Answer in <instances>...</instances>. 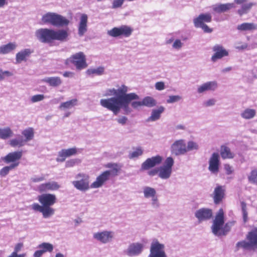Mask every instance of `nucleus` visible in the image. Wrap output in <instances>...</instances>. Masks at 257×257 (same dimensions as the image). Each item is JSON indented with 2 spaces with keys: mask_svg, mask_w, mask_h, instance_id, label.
<instances>
[{
  "mask_svg": "<svg viewBox=\"0 0 257 257\" xmlns=\"http://www.w3.org/2000/svg\"><path fill=\"white\" fill-rule=\"evenodd\" d=\"M128 87L124 84L117 86V88H110L106 90L104 96L115 95L108 98L101 99L100 100V105L104 108L111 111L114 115H117L122 109L125 114L132 112L129 107L131 103L133 108L136 109L139 106H143L142 101H134L139 99V96L135 93H127Z\"/></svg>",
  "mask_w": 257,
  "mask_h": 257,
  "instance_id": "1",
  "label": "nucleus"
},
{
  "mask_svg": "<svg viewBox=\"0 0 257 257\" xmlns=\"http://www.w3.org/2000/svg\"><path fill=\"white\" fill-rule=\"evenodd\" d=\"M39 202L42 204L35 203L31 205V208L42 213L44 218H48L54 213V209L51 207L56 202V197L54 194L45 193L38 196Z\"/></svg>",
  "mask_w": 257,
  "mask_h": 257,
  "instance_id": "2",
  "label": "nucleus"
},
{
  "mask_svg": "<svg viewBox=\"0 0 257 257\" xmlns=\"http://www.w3.org/2000/svg\"><path fill=\"white\" fill-rule=\"evenodd\" d=\"M36 36L42 43H51L55 40H63L64 39V30L55 31L41 28L36 31Z\"/></svg>",
  "mask_w": 257,
  "mask_h": 257,
  "instance_id": "3",
  "label": "nucleus"
},
{
  "mask_svg": "<svg viewBox=\"0 0 257 257\" xmlns=\"http://www.w3.org/2000/svg\"><path fill=\"white\" fill-rule=\"evenodd\" d=\"M224 224V211L220 209L213 220L211 226L212 232L217 236L226 235L230 231L231 227L226 223Z\"/></svg>",
  "mask_w": 257,
  "mask_h": 257,
  "instance_id": "4",
  "label": "nucleus"
},
{
  "mask_svg": "<svg viewBox=\"0 0 257 257\" xmlns=\"http://www.w3.org/2000/svg\"><path fill=\"white\" fill-rule=\"evenodd\" d=\"M106 168H111V170H106L98 175L91 185L92 188H100L108 181L110 177L117 175L120 169V167L116 163H108L106 165Z\"/></svg>",
  "mask_w": 257,
  "mask_h": 257,
  "instance_id": "5",
  "label": "nucleus"
},
{
  "mask_svg": "<svg viewBox=\"0 0 257 257\" xmlns=\"http://www.w3.org/2000/svg\"><path fill=\"white\" fill-rule=\"evenodd\" d=\"M247 240H241L236 244V248L238 250L241 248L243 250H251L257 248V227L254 228L246 235Z\"/></svg>",
  "mask_w": 257,
  "mask_h": 257,
  "instance_id": "6",
  "label": "nucleus"
},
{
  "mask_svg": "<svg viewBox=\"0 0 257 257\" xmlns=\"http://www.w3.org/2000/svg\"><path fill=\"white\" fill-rule=\"evenodd\" d=\"M76 180L72 182V184L77 190L85 192L89 188L97 189V188H92V183L89 185L90 176L86 174L79 173L76 176Z\"/></svg>",
  "mask_w": 257,
  "mask_h": 257,
  "instance_id": "7",
  "label": "nucleus"
},
{
  "mask_svg": "<svg viewBox=\"0 0 257 257\" xmlns=\"http://www.w3.org/2000/svg\"><path fill=\"white\" fill-rule=\"evenodd\" d=\"M42 22L45 24H50L59 27L64 24V18L61 15L54 13H47L42 18Z\"/></svg>",
  "mask_w": 257,
  "mask_h": 257,
  "instance_id": "8",
  "label": "nucleus"
},
{
  "mask_svg": "<svg viewBox=\"0 0 257 257\" xmlns=\"http://www.w3.org/2000/svg\"><path fill=\"white\" fill-rule=\"evenodd\" d=\"M133 29L127 25H121L119 27H114L107 31V34L110 37L128 38L131 36Z\"/></svg>",
  "mask_w": 257,
  "mask_h": 257,
  "instance_id": "9",
  "label": "nucleus"
},
{
  "mask_svg": "<svg viewBox=\"0 0 257 257\" xmlns=\"http://www.w3.org/2000/svg\"><path fill=\"white\" fill-rule=\"evenodd\" d=\"M174 164V161L172 157L167 158L164 165L159 167V177L164 180L169 179L171 175Z\"/></svg>",
  "mask_w": 257,
  "mask_h": 257,
  "instance_id": "10",
  "label": "nucleus"
},
{
  "mask_svg": "<svg viewBox=\"0 0 257 257\" xmlns=\"http://www.w3.org/2000/svg\"><path fill=\"white\" fill-rule=\"evenodd\" d=\"M148 257H168L165 251V245L154 239L151 244Z\"/></svg>",
  "mask_w": 257,
  "mask_h": 257,
  "instance_id": "11",
  "label": "nucleus"
},
{
  "mask_svg": "<svg viewBox=\"0 0 257 257\" xmlns=\"http://www.w3.org/2000/svg\"><path fill=\"white\" fill-rule=\"evenodd\" d=\"M143 193L145 198L151 199L152 208L156 209L159 207L160 203L155 188L150 186H144L143 188Z\"/></svg>",
  "mask_w": 257,
  "mask_h": 257,
  "instance_id": "12",
  "label": "nucleus"
},
{
  "mask_svg": "<svg viewBox=\"0 0 257 257\" xmlns=\"http://www.w3.org/2000/svg\"><path fill=\"white\" fill-rule=\"evenodd\" d=\"M145 247L144 243L135 242L130 243L125 250V254L130 257L137 256L142 254Z\"/></svg>",
  "mask_w": 257,
  "mask_h": 257,
  "instance_id": "13",
  "label": "nucleus"
},
{
  "mask_svg": "<svg viewBox=\"0 0 257 257\" xmlns=\"http://www.w3.org/2000/svg\"><path fill=\"white\" fill-rule=\"evenodd\" d=\"M170 151L173 155L179 156L186 154V142L183 139L175 141L170 147Z\"/></svg>",
  "mask_w": 257,
  "mask_h": 257,
  "instance_id": "14",
  "label": "nucleus"
},
{
  "mask_svg": "<svg viewBox=\"0 0 257 257\" xmlns=\"http://www.w3.org/2000/svg\"><path fill=\"white\" fill-rule=\"evenodd\" d=\"M71 61L78 70L84 69L88 66L86 63L85 55L81 52L73 55L71 57Z\"/></svg>",
  "mask_w": 257,
  "mask_h": 257,
  "instance_id": "15",
  "label": "nucleus"
},
{
  "mask_svg": "<svg viewBox=\"0 0 257 257\" xmlns=\"http://www.w3.org/2000/svg\"><path fill=\"white\" fill-rule=\"evenodd\" d=\"M114 233L107 230L98 231L93 234V238L94 239L103 244L111 242Z\"/></svg>",
  "mask_w": 257,
  "mask_h": 257,
  "instance_id": "16",
  "label": "nucleus"
},
{
  "mask_svg": "<svg viewBox=\"0 0 257 257\" xmlns=\"http://www.w3.org/2000/svg\"><path fill=\"white\" fill-rule=\"evenodd\" d=\"M208 170L213 174L216 175L219 172L220 166V157L217 153H213L208 161Z\"/></svg>",
  "mask_w": 257,
  "mask_h": 257,
  "instance_id": "17",
  "label": "nucleus"
},
{
  "mask_svg": "<svg viewBox=\"0 0 257 257\" xmlns=\"http://www.w3.org/2000/svg\"><path fill=\"white\" fill-rule=\"evenodd\" d=\"M212 210L208 208H200L194 213L195 217L197 219L199 223L210 219L212 217Z\"/></svg>",
  "mask_w": 257,
  "mask_h": 257,
  "instance_id": "18",
  "label": "nucleus"
},
{
  "mask_svg": "<svg viewBox=\"0 0 257 257\" xmlns=\"http://www.w3.org/2000/svg\"><path fill=\"white\" fill-rule=\"evenodd\" d=\"M163 161V158L160 155L148 158L141 165V170H147L157 165L160 164Z\"/></svg>",
  "mask_w": 257,
  "mask_h": 257,
  "instance_id": "19",
  "label": "nucleus"
},
{
  "mask_svg": "<svg viewBox=\"0 0 257 257\" xmlns=\"http://www.w3.org/2000/svg\"><path fill=\"white\" fill-rule=\"evenodd\" d=\"M212 50L214 53L212 56L211 60L213 62L228 55V51L221 45H214L212 48Z\"/></svg>",
  "mask_w": 257,
  "mask_h": 257,
  "instance_id": "20",
  "label": "nucleus"
},
{
  "mask_svg": "<svg viewBox=\"0 0 257 257\" xmlns=\"http://www.w3.org/2000/svg\"><path fill=\"white\" fill-rule=\"evenodd\" d=\"M22 151H16L10 153L3 158V160L7 164H17V167L20 164V160L22 157Z\"/></svg>",
  "mask_w": 257,
  "mask_h": 257,
  "instance_id": "21",
  "label": "nucleus"
},
{
  "mask_svg": "<svg viewBox=\"0 0 257 257\" xmlns=\"http://www.w3.org/2000/svg\"><path fill=\"white\" fill-rule=\"evenodd\" d=\"M218 87V83L216 81H207L199 85L197 92L199 94H202L207 91H214Z\"/></svg>",
  "mask_w": 257,
  "mask_h": 257,
  "instance_id": "22",
  "label": "nucleus"
},
{
  "mask_svg": "<svg viewBox=\"0 0 257 257\" xmlns=\"http://www.w3.org/2000/svg\"><path fill=\"white\" fill-rule=\"evenodd\" d=\"M88 23V16L85 14H81L78 25V34L79 37H82L87 32Z\"/></svg>",
  "mask_w": 257,
  "mask_h": 257,
  "instance_id": "23",
  "label": "nucleus"
},
{
  "mask_svg": "<svg viewBox=\"0 0 257 257\" xmlns=\"http://www.w3.org/2000/svg\"><path fill=\"white\" fill-rule=\"evenodd\" d=\"M38 248L39 249L34 252V257H41L44 253L47 252H52L54 246L50 243L43 242L39 244Z\"/></svg>",
  "mask_w": 257,
  "mask_h": 257,
  "instance_id": "24",
  "label": "nucleus"
},
{
  "mask_svg": "<svg viewBox=\"0 0 257 257\" xmlns=\"http://www.w3.org/2000/svg\"><path fill=\"white\" fill-rule=\"evenodd\" d=\"M60 185L55 181L48 182L43 183L38 187V190L40 193L49 191H55L59 189Z\"/></svg>",
  "mask_w": 257,
  "mask_h": 257,
  "instance_id": "25",
  "label": "nucleus"
},
{
  "mask_svg": "<svg viewBox=\"0 0 257 257\" xmlns=\"http://www.w3.org/2000/svg\"><path fill=\"white\" fill-rule=\"evenodd\" d=\"M235 7L233 3L216 4L212 6L213 11L217 13H222L228 11Z\"/></svg>",
  "mask_w": 257,
  "mask_h": 257,
  "instance_id": "26",
  "label": "nucleus"
},
{
  "mask_svg": "<svg viewBox=\"0 0 257 257\" xmlns=\"http://www.w3.org/2000/svg\"><path fill=\"white\" fill-rule=\"evenodd\" d=\"M211 20L212 16L209 13L201 14L193 19V23L195 27H198L204 24V23H210Z\"/></svg>",
  "mask_w": 257,
  "mask_h": 257,
  "instance_id": "27",
  "label": "nucleus"
},
{
  "mask_svg": "<svg viewBox=\"0 0 257 257\" xmlns=\"http://www.w3.org/2000/svg\"><path fill=\"white\" fill-rule=\"evenodd\" d=\"M165 108L163 106H160L157 109H152L151 115L146 119V122H153L159 120Z\"/></svg>",
  "mask_w": 257,
  "mask_h": 257,
  "instance_id": "28",
  "label": "nucleus"
},
{
  "mask_svg": "<svg viewBox=\"0 0 257 257\" xmlns=\"http://www.w3.org/2000/svg\"><path fill=\"white\" fill-rule=\"evenodd\" d=\"M224 192L223 186L218 185L215 187L213 192L214 202L215 204H218L221 202L224 197Z\"/></svg>",
  "mask_w": 257,
  "mask_h": 257,
  "instance_id": "29",
  "label": "nucleus"
},
{
  "mask_svg": "<svg viewBox=\"0 0 257 257\" xmlns=\"http://www.w3.org/2000/svg\"><path fill=\"white\" fill-rule=\"evenodd\" d=\"M32 53L33 51L30 49H25L18 52L16 56V62L21 63L22 61H26Z\"/></svg>",
  "mask_w": 257,
  "mask_h": 257,
  "instance_id": "30",
  "label": "nucleus"
},
{
  "mask_svg": "<svg viewBox=\"0 0 257 257\" xmlns=\"http://www.w3.org/2000/svg\"><path fill=\"white\" fill-rule=\"evenodd\" d=\"M220 153L223 159H231L235 156V154L231 151L230 149L226 146H221Z\"/></svg>",
  "mask_w": 257,
  "mask_h": 257,
  "instance_id": "31",
  "label": "nucleus"
},
{
  "mask_svg": "<svg viewBox=\"0 0 257 257\" xmlns=\"http://www.w3.org/2000/svg\"><path fill=\"white\" fill-rule=\"evenodd\" d=\"M256 113V110L254 109L247 108L242 111L240 116L245 119H250L255 116Z\"/></svg>",
  "mask_w": 257,
  "mask_h": 257,
  "instance_id": "32",
  "label": "nucleus"
},
{
  "mask_svg": "<svg viewBox=\"0 0 257 257\" xmlns=\"http://www.w3.org/2000/svg\"><path fill=\"white\" fill-rule=\"evenodd\" d=\"M144 152V150L142 147H137L133 148V151L129 153L128 157L130 159H137L143 155Z\"/></svg>",
  "mask_w": 257,
  "mask_h": 257,
  "instance_id": "33",
  "label": "nucleus"
},
{
  "mask_svg": "<svg viewBox=\"0 0 257 257\" xmlns=\"http://www.w3.org/2000/svg\"><path fill=\"white\" fill-rule=\"evenodd\" d=\"M237 29L243 31H252L257 29V25L254 23H244L238 25Z\"/></svg>",
  "mask_w": 257,
  "mask_h": 257,
  "instance_id": "34",
  "label": "nucleus"
},
{
  "mask_svg": "<svg viewBox=\"0 0 257 257\" xmlns=\"http://www.w3.org/2000/svg\"><path fill=\"white\" fill-rule=\"evenodd\" d=\"M17 47L15 43H9L0 47V54H6L15 50Z\"/></svg>",
  "mask_w": 257,
  "mask_h": 257,
  "instance_id": "35",
  "label": "nucleus"
},
{
  "mask_svg": "<svg viewBox=\"0 0 257 257\" xmlns=\"http://www.w3.org/2000/svg\"><path fill=\"white\" fill-rule=\"evenodd\" d=\"M254 5L255 4L253 3L243 4L241 8L237 10V14L240 16L247 14L250 11L252 6Z\"/></svg>",
  "mask_w": 257,
  "mask_h": 257,
  "instance_id": "36",
  "label": "nucleus"
},
{
  "mask_svg": "<svg viewBox=\"0 0 257 257\" xmlns=\"http://www.w3.org/2000/svg\"><path fill=\"white\" fill-rule=\"evenodd\" d=\"M104 68L103 66H99L97 68H91L88 69L86 73L87 75L91 76V75H101L104 74Z\"/></svg>",
  "mask_w": 257,
  "mask_h": 257,
  "instance_id": "37",
  "label": "nucleus"
},
{
  "mask_svg": "<svg viewBox=\"0 0 257 257\" xmlns=\"http://www.w3.org/2000/svg\"><path fill=\"white\" fill-rule=\"evenodd\" d=\"M23 243L22 242L18 243L16 244L14 250L8 257H26V254L24 253L22 254H18L23 247Z\"/></svg>",
  "mask_w": 257,
  "mask_h": 257,
  "instance_id": "38",
  "label": "nucleus"
},
{
  "mask_svg": "<svg viewBox=\"0 0 257 257\" xmlns=\"http://www.w3.org/2000/svg\"><path fill=\"white\" fill-rule=\"evenodd\" d=\"M22 134L25 137L24 139L25 141V143L32 140L34 136V131L32 127H28L22 132Z\"/></svg>",
  "mask_w": 257,
  "mask_h": 257,
  "instance_id": "39",
  "label": "nucleus"
},
{
  "mask_svg": "<svg viewBox=\"0 0 257 257\" xmlns=\"http://www.w3.org/2000/svg\"><path fill=\"white\" fill-rule=\"evenodd\" d=\"M142 103H143V106L153 107L157 105V101L151 96H146L142 100Z\"/></svg>",
  "mask_w": 257,
  "mask_h": 257,
  "instance_id": "40",
  "label": "nucleus"
},
{
  "mask_svg": "<svg viewBox=\"0 0 257 257\" xmlns=\"http://www.w3.org/2000/svg\"><path fill=\"white\" fill-rule=\"evenodd\" d=\"M13 135V132L9 127H6L3 128H0V138L6 140Z\"/></svg>",
  "mask_w": 257,
  "mask_h": 257,
  "instance_id": "41",
  "label": "nucleus"
},
{
  "mask_svg": "<svg viewBox=\"0 0 257 257\" xmlns=\"http://www.w3.org/2000/svg\"><path fill=\"white\" fill-rule=\"evenodd\" d=\"M78 104V100L77 99H73L67 101L65 102V117L68 116L71 112H66V109H71L74 107L75 106H76Z\"/></svg>",
  "mask_w": 257,
  "mask_h": 257,
  "instance_id": "42",
  "label": "nucleus"
},
{
  "mask_svg": "<svg viewBox=\"0 0 257 257\" xmlns=\"http://www.w3.org/2000/svg\"><path fill=\"white\" fill-rule=\"evenodd\" d=\"M43 81L52 86H57L61 83L60 79L57 77L46 78L43 79Z\"/></svg>",
  "mask_w": 257,
  "mask_h": 257,
  "instance_id": "43",
  "label": "nucleus"
},
{
  "mask_svg": "<svg viewBox=\"0 0 257 257\" xmlns=\"http://www.w3.org/2000/svg\"><path fill=\"white\" fill-rule=\"evenodd\" d=\"M25 144V141L23 138L14 139L10 141V145L13 147H22Z\"/></svg>",
  "mask_w": 257,
  "mask_h": 257,
  "instance_id": "44",
  "label": "nucleus"
},
{
  "mask_svg": "<svg viewBox=\"0 0 257 257\" xmlns=\"http://www.w3.org/2000/svg\"><path fill=\"white\" fill-rule=\"evenodd\" d=\"M199 149L198 144L192 141H190L186 144V153L188 152H190L194 150H198Z\"/></svg>",
  "mask_w": 257,
  "mask_h": 257,
  "instance_id": "45",
  "label": "nucleus"
},
{
  "mask_svg": "<svg viewBox=\"0 0 257 257\" xmlns=\"http://www.w3.org/2000/svg\"><path fill=\"white\" fill-rule=\"evenodd\" d=\"M241 210L242 214L243 220L246 222L248 220V212L247 209V205L244 201L240 202Z\"/></svg>",
  "mask_w": 257,
  "mask_h": 257,
  "instance_id": "46",
  "label": "nucleus"
},
{
  "mask_svg": "<svg viewBox=\"0 0 257 257\" xmlns=\"http://www.w3.org/2000/svg\"><path fill=\"white\" fill-rule=\"evenodd\" d=\"M17 167V164H11L9 166H6L3 167L0 170V175L1 176H6L9 173L10 171L16 168Z\"/></svg>",
  "mask_w": 257,
  "mask_h": 257,
  "instance_id": "47",
  "label": "nucleus"
},
{
  "mask_svg": "<svg viewBox=\"0 0 257 257\" xmlns=\"http://www.w3.org/2000/svg\"><path fill=\"white\" fill-rule=\"evenodd\" d=\"M248 180L250 183L257 185V170H253L250 172Z\"/></svg>",
  "mask_w": 257,
  "mask_h": 257,
  "instance_id": "48",
  "label": "nucleus"
},
{
  "mask_svg": "<svg viewBox=\"0 0 257 257\" xmlns=\"http://www.w3.org/2000/svg\"><path fill=\"white\" fill-rule=\"evenodd\" d=\"M103 0H97V2H101ZM125 0H113L112 2L111 8L116 9L121 8Z\"/></svg>",
  "mask_w": 257,
  "mask_h": 257,
  "instance_id": "49",
  "label": "nucleus"
},
{
  "mask_svg": "<svg viewBox=\"0 0 257 257\" xmlns=\"http://www.w3.org/2000/svg\"><path fill=\"white\" fill-rule=\"evenodd\" d=\"M182 97L180 95H170L167 99L168 103H173L178 102L182 99Z\"/></svg>",
  "mask_w": 257,
  "mask_h": 257,
  "instance_id": "50",
  "label": "nucleus"
},
{
  "mask_svg": "<svg viewBox=\"0 0 257 257\" xmlns=\"http://www.w3.org/2000/svg\"><path fill=\"white\" fill-rule=\"evenodd\" d=\"M78 150L79 149L75 147L65 149V158L75 155L77 153Z\"/></svg>",
  "mask_w": 257,
  "mask_h": 257,
  "instance_id": "51",
  "label": "nucleus"
},
{
  "mask_svg": "<svg viewBox=\"0 0 257 257\" xmlns=\"http://www.w3.org/2000/svg\"><path fill=\"white\" fill-rule=\"evenodd\" d=\"M183 46V43L180 39H176L172 44V48L176 50H180Z\"/></svg>",
  "mask_w": 257,
  "mask_h": 257,
  "instance_id": "52",
  "label": "nucleus"
},
{
  "mask_svg": "<svg viewBox=\"0 0 257 257\" xmlns=\"http://www.w3.org/2000/svg\"><path fill=\"white\" fill-rule=\"evenodd\" d=\"M79 163H80V161L78 159H70L66 161L65 163V167H71L74 166L75 164H78Z\"/></svg>",
  "mask_w": 257,
  "mask_h": 257,
  "instance_id": "53",
  "label": "nucleus"
},
{
  "mask_svg": "<svg viewBox=\"0 0 257 257\" xmlns=\"http://www.w3.org/2000/svg\"><path fill=\"white\" fill-rule=\"evenodd\" d=\"M44 98V96L43 94H37L31 97V101L33 102H36L41 101Z\"/></svg>",
  "mask_w": 257,
  "mask_h": 257,
  "instance_id": "54",
  "label": "nucleus"
},
{
  "mask_svg": "<svg viewBox=\"0 0 257 257\" xmlns=\"http://www.w3.org/2000/svg\"><path fill=\"white\" fill-rule=\"evenodd\" d=\"M216 100L214 98L209 99L203 102V105L205 107L213 106L215 104Z\"/></svg>",
  "mask_w": 257,
  "mask_h": 257,
  "instance_id": "55",
  "label": "nucleus"
},
{
  "mask_svg": "<svg viewBox=\"0 0 257 257\" xmlns=\"http://www.w3.org/2000/svg\"><path fill=\"white\" fill-rule=\"evenodd\" d=\"M13 75V73L9 71H3L0 69V79H3L5 76H10Z\"/></svg>",
  "mask_w": 257,
  "mask_h": 257,
  "instance_id": "56",
  "label": "nucleus"
},
{
  "mask_svg": "<svg viewBox=\"0 0 257 257\" xmlns=\"http://www.w3.org/2000/svg\"><path fill=\"white\" fill-rule=\"evenodd\" d=\"M224 168L227 175H230L233 172V169L229 164H225Z\"/></svg>",
  "mask_w": 257,
  "mask_h": 257,
  "instance_id": "57",
  "label": "nucleus"
},
{
  "mask_svg": "<svg viewBox=\"0 0 257 257\" xmlns=\"http://www.w3.org/2000/svg\"><path fill=\"white\" fill-rule=\"evenodd\" d=\"M165 88V83L162 81L157 82L155 84V88L158 90H164Z\"/></svg>",
  "mask_w": 257,
  "mask_h": 257,
  "instance_id": "58",
  "label": "nucleus"
},
{
  "mask_svg": "<svg viewBox=\"0 0 257 257\" xmlns=\"http://www.w3.org/2000/svg\"><path fill=\"white\" fill-rule=\"evenodd\" d=\"M196 28H201L205 33H211L212 30L209 28L206 24L201 25L200 26L195 27Z\"/></svg>",
  "mask_w": 257,
  "mask_h": 257,
  "instance_id": "59",
  "label": "nucleus"
},
{
  "mask_svg": "<svg viewBox=\"0 0 257 257\" xmlns=\"http://www.w3.org/2000/svg\"><path fill=\"white\" fill-rule=\"evenodd\" d=\"M148 174L151 176H154L157 174L159 176V167L149 171Z\"/></svg>",
  "mask_w": 257,
  "mask_h": 257,
  "instance_id": "60",
  "label": "nucleus"
},
{
  "mask_svg": "<svg viewBox=\"0 0 257 257\" xmlns=\"http://www.w3.org/2000/svg\"><path fill=\"white\" fill-rule=\"evenodd\" d=\"M127 117L124 116H121V117L118 118L116 119L117 121L122 125L125 124L127 121Z\"/></svg>",
  "mask_w": 257,
  "mask_h": 257,
  "instance_id": "61",
  "label": "nucleus"
},
{
  "mask_svg": "<svg viewBox=\"0 0 257 257\" xmlns=\"http://www.w3.org/2000/svg\"><path fill=\"white\" fill-rule=\"evenodd\" d=\"M45 178L44 177H35V178H32V181L33 182H39L42 181L44 180Z\"/></svg>",
  "mask_w": 257,
  "mask_h": 257,
  "instance_id": "62",
  "label": "nucleus"
},
{
  "mask_svg": "<svg viewBox=\"0 0 257 257\" xmlns=\"http://www.w3.org/2000/svg\"><path fill=\"white\" fill-rule=\"evenodd\" d=\"M247 47V45L246 43L243 44L238 45L235 47V48L238 50H244Z\"/></svg>",
  "mask_w": 257,
  "mask_h": 257,
  "instance_id": "63",
  "label": "nucleus"
},
{
  "mask_svg": "<svg viewBox=\"0 0 257 257\" xmlns=\"http://www.w3.org/2000/svg\"><path fill=\"white\" fill-rule=\"evenodd\" d=\"M65 77H73L75 75V73L72 72H65Z\"/></svg>",
  "mask_w": 257,
  "mask_h": 257,
  "instance_id": "64",
  "label": "nucleus"
}]
</instances>
